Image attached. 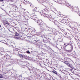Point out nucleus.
Here are the masks:
<instances>
[{"instance_id": "412c9836", "label": "nucleus", "mask_w": 80, "mask_h": 80, "mask_svg": "<svg viewBox=\"0 0 80 80\" xmlns=\"http://www.w3.org/2000/svg\"><path fill=\"white\" fill-rule=\"evenodd\" d=\"M27 53H28V54H30V52H29V51H27Z\"/></svg>"}, {"instance_id": "393cba45", "label": "nucleus", "mask_w": 80, "mask_h": 80, "mask_svg": "<svg viewBox=\"0 0 80 80\" xmlns=\"http://www.w3.org/2000/svg\"><path fill=\"white\" fill-rule=\"evenodd\" d=\"M0 78H2V76L0 75Z\"/></svg>"}, {"instance_id": "4468645a", "label": "nucleus", "mask_w": 80, "mask_h": 80, "mask_svg": "<svg viewBox=\"0 0 80 80\" xmlns=\"http://www.w3.org/2000/svg\"><path fill=\"white\" fill-rule=\"evenodd\" d=\"M11 7L13 8H16V6H15V5H14L13 4H11Z\"/></svg>"}, {"instance_id": "b1692460", "label": "nucleus", "mask_w": 80, "mask_h": 80, "mask_svg": "<svg viewBox=\"0 0 80 80\" xmlns=\"http://www.w3.org/2000/svg\"><path fill=\"white\" fill-rule=\"evenodd\" d=\"M3 0H0V1H1V2H2V1H3Z\"/></svg>"}, {"instance_id": "9d476101", "label": "nucleus", "mask_w": 80, "mask_h": 80, "mask_svg": "<svg viewBox=\"0 0 80 80\" xmlns=\"http://www.w3.org/2000/svg\"><path fill=\"white\" fill-rule=\"evenodd\" d=\"M44 25H45V24L43 23H40V24L39 25V26L40 27H43V26H44Z\"/></svg>"}, {"instance_id": "39448f33", "label": "nucleus", "mask_w": 80, "mask_h": 80, "mask_svg": "<svg viewBox=\"0 0 80 80\" xmlns=\"http://www.w3.org/2000/svg\"><path fill=\"white\" fill-rule=\"evenodd\" d=\"M3 23L4 25H6V24H7V25H8V22L7 21L5 20H4L3 21Z\"/></svg>"}, {"instance_id": "dca6fc26", "label": "nucleus", "mask_w": 80, "mask_h": 80, "mask_svg": "<svg viewBox=\"0 0 80 80\" xmlns=\"http://www.w3.org/2000/svg\"><path fill=\"white\" fill-rule=\"evenodd\" d=\"M19 57L21 58H23V55L22 54H19Z\"/></svg>"}, {"instance_id": "f8f14e48", "label": "nucleus", "mask_w": 80, "mask_h": 80, "mask_svg": "<svg viewBox=\"0 0 80 80\" xmlns=\"http://www.w3.org/2000/svg\"><path fill=\"white\" fill-rule=\"evenodd\" d=\"M33 11H36L37 10H38V8H36V7H34L33 8Z\"/></svg>"}, {"instance_id": "9b49d317", "label": "nucleus", "mask_w": 80, "mask_h": 80, "mask_svg": "<svg viewBox=\"0 0 80 80\" xmlns=\"http://www.w3.org/2000/svg\"><path fill=\"white\" fill-rule=\"evenodd\" d=\"M68 45H70L71 47L72 48H73V46L72 45V44H68L66 45L65 46V48H66L67 47V46H68Z\"/></svg>"}, {"instance_id": "6ab92c4d", "label": "nucleus", "mask_w": 80, "mask_h": 80, "mask_svg": "<svg viewBox=\"0 0 80 80\" xmlns=\"http://www.w3.org/2000/svg\"><path fill=\"white\" fill-rule=\"evenodd\" d=\"M15 34L16 36H19V34L17 32H15Z\"/></svg>"}, {"instance_id": "4be33fe9", "label": "nucleus", "mask_w": 80, "mask_h": 80, "mask_svg": "<svg viewBox=\"0 0 80 80\" xmlns=\"http://www.w3.org/2000/svg\"><path fill=\"white\" fill-rule=\"evenodd\" d=\"M72 51L71 50H68V52H71Z\"/></svg>"}, {"instance_id": "ddd939ff", "label": "nucleus", "mask_w": 80, "mask_h": 80, "mask_svg": "<svg viewBox=\"0 0 80 80\" xmlns=\"http://www.w3.org/2000/svg\"><path fill=\"white\" fill-rule=\"evenodd\" d=\"M36 22H37L38 25H40L41 23V22H40V21L39 20H37H37H36Z\"/></svg>"}, {"instance_id": "f257e3e1", "label": "nucleus", "mask_w": 80, "mask_h": 80, "mask_svg": "<svg viewBox=\"0 0 80 80\" xmlns=\"http://www.w3.org/2000/svg\"><path fill=\"white\" fill-rule=\"evenodd\" d=\"M71 9L72 11L77 12V13H79V9L77 7L71 8Z\"/></svg>"}, {"instance_id": "423d86ee", "label": "nucleus", "mask_w": 80, "mask_h": 80, "mask_svg": "<svg viewBox=\"0 0 80 80\" xmlns=\"http://www.w3.org/2000/svg\"><path fill=\"white\" fill-rule=\"evenodd\" d=\"M6 58L7 60H8L9 59H10V56L8 55H7L6 56Z\"/></svg>"}, {"instance_id": "7ed1b4c3", "label": "nucleus", "mask_w": 80, "mask_h": 80, "mask_svg": "<svg viewBox=\"0 0 80 80\" xmlns=\"http://www.w3.org/2000/svg\"><path fill=\"white\" fill-rule=\"evenodd\" d=\"M64 61L65 62L64 63L65 64L67 65H68V66L69 67H71V66H70V63H69L68 62H69L66 60H64Z\"/></svg>"}, {"instance_id": "f03ea898", "label": "nucleus", "mask_w": 80, "mask_h": 80, "mask_svg": "<svg viewBox=\"0 0 80 80\" xmlns=\"http://www.w3.org/2000/svg\"><path fill=\"white\" fill-rule=\"evenodd\" d=\"M58 3L60 4H61L62 5L64 6V5H65V1L64 0H59L58 1Z\"/></svg>"}, {"instance_id": "20e7f679", "label": "nucleus", "mask_w": 80, "mask_h": 80, "mask_svg": "<svg viewBox=\"0 0 80 80\" xmlns=\"http://www.w3.org/2000/svg\"><path fill=\"white\" fill-rule=\"evenodd\" d=\"M64 60H66L68 62H70V58H64Z\"/></svg>"}, {"instance_id": "cd10ccee", "label": "nucleus", "mask_w": 80, "mask_h": 80, "mask_svg": "<svg viewBox=\"0 0 80 80\" xmlns=\"http://www.w3.org/2000/svg\"><path fill=\"white\" fill-rule=\"evenodd\" d=\"M1 27V25L0 24V28Z\"/></svg>"}, {"instance_id": "2eb2a0df", "label": "nucleus", "mask_w": 80, "mask_h": 80, "mask_svg": "<svg viewBox=\"0 0 80 80\" xmlns=\"http://www.w3.org/2000/svg\"><path fill=\"white\" fill-rule=\"evenodd\" d=\"M52 72L53 73H55V74H56V75H57V71H55L54 70H53Z\"/></svg>"}, {"instance_id": "aec40b11", "label": "nucleus", "mask_w": 80, "mask_h": 80, "mask_svg": "<svg viewBox=\"0 0 80 80\" xmlns=\"http://www.w3.org/2000/svg\"><path fill=\"white\" fill-rule=\"evenodd\" d=\"M58 40L59 42H62V39H61V38H58Z\"/></svg>"}, {"instance_id": "1a4fd4ad", "label": "nucleus", "mask_w": 80, "mask_h": 80, "mask_svg": "<svg viewBox=\"0 0 80 80\" xmlns=\"http://www.w3.org/2000/svg\"><path fill=\"white\" fill-rule=\"evenodd\" d=\"M12 28H13V31H14V32H16V31H17V29L18 28L17 27H12Z\"/></svg>"}, {"instance_id": "a211bd4d", "label": "nucleus", "mask_w": 80, "mask_h": 80, "mask_svg": "<svg viewBox=\"0 0 80 80\" xmlns=\"http://www.w3.org/2000/svg\"><path fill=\"white\" fill-rule=\"evenodd\" d=\"M32 15H35V12H33L32 13Z\"/></svg>"}, {"instance_id": "bb28decb", "label": "nucleus", "mask_w": 80, "mask_h": 80, "mask_svg": "<svg viewBox=\"0 0 80 80\" xmlns=\"http://www.w3.org/2000/svg\"><path fill=\"white\" fill-rule=\"evenodd\" d=\"M51 68H53L52 67H50Z\"/></svg>"}, {"instance_id": "0eeeda50", "label": "nucleus", "mask_w": 80, "mask_h": 80, "mask_svg": "<svg viewBox=\"0 0 80 80\" xmlns=\"http://www.w3.org/2000/svg\"><path fill=\"white\" fill-rule=\"evenodd\" d=\"M44 16L45 17H47V18H49V20H50V21H51V20H52V18H50V17H49V16L48 15L45 14Z\"/></svg>"}, {"instance_id": "5701e85b", "label": "nucleus", "mask_w": 80, "mask_h": 80, "mask_svg": "<svg viewBox=\"0 0 80 80\" xmlns=\"http://www.w3.org/2000/svg\"><path fill=\"white\" fill-rule=\"evenodd\" d=\"M6 25H4L6 27H7L8 26V24H5Z\"/></svg>"}, {"instance_id": "f3484780", "label": "nucleus", "mask_w": 80, "mask_h": 80, "mask_svg": "<svg viewBox=\"0 0 80 80\" xmlns=\"http://www.w3.org/2000/svg\"><path fill=\"white\" fill-rule=\"evenodd\" d=\"M45 10H46V11H47V12H48V11L50 10V9L48 8H46L45 9Z\"/></svg>"}, {"instance_id": "6e6552de", "label": "nucleus", "mask_w": 80, "mask_h": 80, "mask_svg": "<svg viewBox=\"0 0 80 80\" xmlns=\"http://www.w3.org/2000/svg\"><path fill=\"white\" fill-rule=\"evenodd\" d=\"M25 62H23L22 65H21V67L22 68H25L26 67V65H25Z\"/></svg>"}, {"instance_id": "a878e982", "label": "nucleus", "mask_w": 80, "mask_h": 80, "mask_svg": "<svg viewBox=\"0 0 80 80\" xmlns=\"http://www.w3.org/2000/svg\"><path fill=\"white\" fill-rule=\"evenodd\" d=\"M66 44H65V43L64 44V45H65Z\"/></svg>"}]
</instances>
